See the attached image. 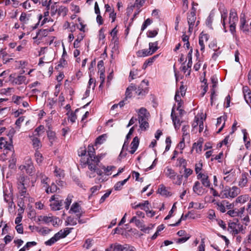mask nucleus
I'll use <instances>...</instances> for the list:
<instances>
[{
    "label": "nucleus",
    "mask_w": 251,
    "mask_h": 251,
    "mask_svg": "<svg viewBox=\"0 0 251 251\" xmlns=\"http://www.w3.org/2000/svg\"><path fill=\"white\" fill-rule=\"evenodd\" d=\"M144 84L146 86H147L148 85V81L143 80L138 88H136V90H133L138 96L143 97L147 93L148 89L147 87L144 88Z\"/></svg>",
    "instance_id": "obj_8"
},
{
    "label": "nucleus",
    "mask_w": 251,
    "mask_h": 251,
    "mask_svg": "<svg viewBox=\"0 0 251 251\" xmlns=\"http://www.w3.org/2000/svg\"><path fill=\"white\" fill-rule=\"evenodd\" d=\"M58 189H59V188L54 183H52L50 186L49 185L45 191L47 194L50 193H53L56 192Z\"/></svg>",
    "instance_id": "obj_24"
},
{
    "label": "nucleus",
    "mask_w": 251,
    "mask_h": 251,
    "mask_svg": "<svg viewBox=\"0 0 251 251\" xmlns=\"http://www.w3.org/2000/svg\"><path fill=\"white\" fill-rule=\"evenodd\" d=\"M100 159L98 157L87 158L86 164V165H88V169L90 171H93V172H92L91 174L89 175V176L90 177L95 176L94 174L95 173V170H96L97 166L98 165Z\"/></svg>",
    "instance_id": "obj_5"
},
{
    "label": "nucleus",
    "mask_w": 251,
    "mask_h": 251,
    "mask_svg": "<svg viewBox=\"0 0 251 251\" xmlns=\"http://www.w3.org/2000/svg\"><path fill=\"white\" fill-rule=\"evenodd\" d=\"M152 23V21L149 18L147 19L143 23L142 26V27H141V30L142 31H143L144 30H145L147 27L150 25Z\"/></svg>",
    "instance_id": "obj_57"
},
{
    "label": "nucleus",
    "mask_w": 251,
    "mask_h": 251,
    "mask_svg": "<svg viewBox=\"0 0 251 251\" xmlns=\"http://www.w3.org/2000/svg\"><path fill=\"white\" fill-rule=\"evenodd\" d=\"M58 12V7L56 5V3H54L53 4H52L51 6L50 7V14L51 16H53L56 14V13Z\"/></svg>",
    "instance_id": "obj_51"
},
{
    "label": "nucleus",
    "mask_w": 251,
    "mask_h": 251,
    "mask_svg": "<svg viewBox=\"0 0 251 251\" xmlns=\"http://www.w3.org/2000/svg\"><path fill=\"white\" fill-rule=\"evenodd\" d=\"M98 72H105V69L104 67V62L102 60H100L98 62Z\"/></svg>",
    "instance_id": "obj_55"
},
{
    "label": "nucleus",
    "mask_w": 251,
    "mask_h": 251,
    "mask_svg": "<svg viewBox=\"0 0 251 251\" xmlns=\"http://www.w3.org/2000/svg\"><path fill=\"white\" fill-rule=\"evenodd\" d=\"M214 204L216 205L217 209L222 213L225 212L226 209H230L233 207L232 204L226 200L217 201Z\"/></svg>",
    "instance_id": "obj_7"
},
{
    "label": "nucleus",
    "mask_w": 251,
    "mask_h": 251,
    "mask_svg": "<svg viewBox=\"0 0 251 251\" xmlns=\"http://www.w3.org/2000/svg\"><path fill=\"white\" fill-rule=\"evenodd\" d=\"M165 176L171 179H175L176 173L172 168L167 167L165 171Z\"/></svg>",
    "instance_id": "obj_19"
},
{
    "label": "nucleus",
    "mask_w": 251,
    "mask_h": 251,
    "mask_svg": "<svg viewBox=\"0 0 251 251\" xmlns=\"http://www.w3.org/2000/svg\"><path fill=\"white\" fill-rule=\"evenodd\" d=\"M69 212L75 214L77 218H80L83 213L80 205L77 202H75L72 204Z\"/></svg>",
    "instance_id": "obj_12"
},
{
    "label": "nucleus",
    "mask_w": 251,
    "mask_h": 251,
    "mask_svg": "<svg viewBox=\"0 0 251 251\" xmlns=\"http://www.w3.org/2000/svg\"><path fill=\"white\" fill-rule=\"evenodd\" d=\"M240 28L244 32H248L249 31V26L246 24V20L244 17L240 18Z\"/></svg>",
    "instance_id": "obj_23"
},
{
    "label": "nucleus",
    "mask_w": 251,
    "mask_h": 251,
    "mask_svg": "<svg viewBox=\"0 0 251 251\" xmlns=\"http://www.w3.org/2000/svg\"><path fill=\"white\" fill-rule=\"evenodd\" d=\"M38 221L45 224H48L52 222V217L45 216H40L38 217Z\"/></svg>",
    "instance_id": "obj_30"
},
{
    "label": "nucleus",
    "mask_w": 251,
    "mask_h": 251,
    "mask_svg": "<svg viewBox=\"0 0 251 251\" xmlns=\"http://www.w3.org/2000/svg\"><path fill=\"white\" fill-rule=\"evenodd\" d=\"M221 15V22L224 28H225L226 20L227 17V10L225 8L220 9Z\"/></svg>",
    "instance_id": "obj_20"
},
{
    "label": "nucleus",
    "mask_w": 251,
    "mask_h": 251,
    "mask_svg": "<svg viewBox=\"0 0 251 251\" xmlns=\"http://www.w3.org/2000/svg\"><path fill=\"white\" fill-rule=\"evenodd\" d=\"M47 135L49 139L50 140L51 143L52 144V142L54 141L55 138V132L51 131H49L47 132Z\"/></svg>",
    "instance_id": "obj_52"
},
{
    "label": "nucleus",
    "mask_w": 251,
    "mask_h": 251,
    "mask_svg": "<svg viewBox=\"0 0 251 251\" xmlns=\"http://www.w3.org/2000/svg\"><path fill=\"white\" fill-rule=\"evenodd\" d=\"M175 99L177 102L176 109H179L181 108V107L182 106L183 102L180 99V95H179V92H176Z\"/></svg>",
    "instance_id": "obj_32"
},
{
    "label": "nucleus",
    "mask_w": 251,
    "mask_h": 251,
    "mask_svg": "<svg viewBox=\"0 0 251 251\" xmlns=\"http://www.w3.org/2000/svg\"><path fill=\"white\" fill-rule=\"evenodd\" d=\"M183 133V138L189 135V126L188 125H184L182 128Z\"/></svg>",
    "instance_id": "obj_53"
},
{
    "label": "nucleus",
    "mask_w": 251,
    "mask_h": 251,
    "mask_svg": "<svg viewBox=\"0 0 251 251\" xmlns=\"http://www.w3.org/2000/svg\"><path fill=\"white\" fill-rule=\"evenodd\" d=\"M111 193V190H108L105 194H104L100 198V203H103L105 199L108 198Z\"/></svg>",
    "instance_id": "obj_60"
},
{
    "label": "nucleus",
    "mask_w": 251,
    "mask_h": 251,
    "mask_svg": "<svg viewBox=\"0 0 251 251\" xmlns=\"http://www.w3.org/2000/svg\"><path fill=\"white\" fill-rule=\"evenodd\" d=\"M191 237V236L189 234H188V235H185V236L179 238L177 239H175V242L178 244H182L186 242Z\"/></svg>",
    "instance_id": "obj_35"
},
{
    "label": "nucleus",
    "mask_w": 251,
    "mask_h": 251,
    "mask_svg": "<svg viewBox=\"0 0 251 251\" xmlns=\"http://www.w3.org/2000/svg\"><path fill=\"white\" fill-rule=\"evenodd\" d=\"M193 190L195 194L199 196H201L206 192L205 189L203 188L200 182L199 181H196L194 183L193 187Z\"/></svg>",
    "instance_id": "obj_11"
},
{
    "label": "nucleus",
    "mask_w": 251,
    "mask_h": 251,
    "mask_svg": "<svg viewBox=\"0 0 251 251\" xmlns=\"http://www.w3.org/2000/svg\"><path fill=\"white\" fill-rule=\"evenodd\" d=\"M54 173L55 176L59 177V178L63 177L64 176V171L60 169V168H58L56 167H55V170L54 171Z\"/></svg>",
    "instance_id": "obj_40"
},
{
    "label": "nucleus",
    "mask_w": 251,
    "mask_h": 251,
    "mask_svg": "<svg viewBox=\"0 0 251 251\" xmlns=\"http://www.w3.org/2000/svg\"><path fill=\"white\" fill-rule=\"evenodd\" d=\"M50 230L48 227H45L41 228V229L39 230V233L42 235H45L49 233Z\"/></svg>",
    "instance_id": "obj_61"
},
{
    "label": "nucleus",
    "mask_w": 251,
    "mask_h": 251,
    "mask_svg": "<svg viewBox=\"0 0 251 251\" xmlns=\"http://www.w3.org/2000/svg\"><path fill=\"white\" fill-rule=\"evenodd\" d=\"M130 177V176H129L127 178L124 179V180L117 182L114 185V189L116 191L120 190L122 189L123 186L128 181Z\"/></svg>",
    "instance_id": "obj_25"
},
{
    "label": "nucleus",
    "mask_w": 251,
    "mask_h": 251,
    "mask_svg": "<svg viewBox=\"0 0 251 251\" xmlns=\"http://www.w3.org/2000/svg\"><path fill=\"white\" fill-rule=\"evenodd\" d=\"M72 228H65L63 230H61L57 233H60L59 236H60V238H63L65 237L68 234H69L72 230Z\"/></svg>",
    "instance_id": "obj_37"
},
{
    "label": "nucleus",
    "mask_w": 251,
    "mask_h": 251,
    "mask_svg": "<svg viewBox=\"0 0 251 251\" xmlns=\"http://www.w3.org/2000/svg\"><path fill=\"white\" fill-rule=\"evenodd\" d=\"M191 214V212H189L187 214H186L185 215H182L181 216V218L179 219V220L176 223L174 224H171V225H170V226H177L180 223L181 221H182V220L183 221L186 220V219L189 217V215Z\"/></svg>",
    "instance_id": "obj_38"
},
{
    "label": "nucleus",
    "mask_w": 251,
    "mask_h": 251,
    "mask_svg": "<svg viewBox=\"0 0 251 251\" xmlns=\"http://www.w3.org/2000/svg\"><path fill=\"white\" fill-rule=\"evenodd\" d=\"M175 106H176V105H175L172 108L171 116L172 119L173 120L174 125L175 126V128L176 129H178L180 128V126L181 125V122H180L181 118L179 117L178 116H176V113L175 112Z\"/></svg>",
    "instance_id": "obj_10"
},
{
    "label": "nucleus",
    "mask_w": 251,
    "mask_h": 251,
    "mask_svg": "<svg viewBox=\"0 0 251 251\" xmlns=\"http://www.w3.org/2000/svg\"><path fill=\"white\" fill-rule=\"evenodd\" d=\"M184 169V176L187 178L189 176L191 175L193 173V170L190 168H186L185 167V168Z\"/></svg>",
    "instance_id": "obj_59"
},
{
    "label": "nucleus",
    "mask_w": 251,
    "mask_h": 251,
    "mask_svg": "<svg viewBox=\"0 0 251 251\" xmlns=\"http://www.w3.org/2000/svg\"><path fill=\"white\" fill-rule=\"evenodd\" d=\"M136 90V86L131 83L130 86H129L126 91L125 95V99L127 100L128 98H130L131 97V92L132 91H133V90Z\"/></svg>",
    "instance_id": "obj_22"
},
{
    "label": "nucleus",
    "mask_w": 251,
    "mask_h": 251,
    "mask_svg": "<svg viewBox=\"0 0 251 251\" xmlns=\"http://www.w3.org/2000/svg\"><path fill=\"white\" fill-rule=\"evenodd\" d=\"M243 91L246 101L248 104L251 103V92L249 88L247 86L244 87Z\"/></svg>",
    "instance_id": "obj_16"
},
{
    "label": "nucleus",
    "mask_w": 251,
    "mask_h": 251,
    "mask_svg": "<svg viewBox=\"0 0 251 251\" xmlns=\"http://www.w3.org/2000/svg\"><path fill=\"white\" fill-rule=\"evenodd\" d=\"M29 179L26 176L21 175L18 179V189L21 196H25L26 192L25 185Z\"/></svg>",
    "instance_id": "obj_4"
},
{
    "label": "nucleus",
    "mask_w": 251,
    "mask_h": 251,
    "mask_svg": "<svg viewBox=\"0 0 251 251\" xmlns=\"http://www.w3.org/2000/svg\"><path fill=\"white\" fill-rule=\"evenodd\" d=\"M248 200V196L247 195H244L239 196L236 199V202L237 203H245Z\"/></svg>",
    "instance_id": "obj_41"
},
{
    "label": "nucleus",
    "mask_w": 251,
    "mask_h": 251,
    "mask_svg": "<svg viewBox=\"0 0 251 251\" xmlns=\"http://www.w3.org/2000/svg\"><path fill=\"white\" fill-rule=\"evenodd\" d=\"M151 50L149 49H144L141 50H139L137 52V56L138 57H145L149 56L152 54L151 53Z\"/></svg>",
    "instance_id": "obj_29"
},
{
    "label": "nucleus",
    "mask_w": 251,
    "mask_h": 251,
    "mask_svg": "<svg viewBox=\"0 0 251 251\" xmlns=\"http://www.w3.org/2000/svg\"><path fill=\"white\" fill-rule=\"evenodd\" d=\"M182 178H183L182 175H176V176L175 177V179H172L173 183L174 184L177 185H180L182 183Z\"/></svg>",
    "instance_id": "obj_39"
},
{
    "label": "nucleus",
    "mask_w": 251,
    "mask_h": 251,
    "mask_svg": "<svg viewBox=\"0 0 251 251\" xmlns=\"http://www.w3.org/2000/svg\"><path fill=\"white\" fill-rule=\"evenodd\" d=\"M30 19V15L27 14L25 12H22L20 18L19 20L22 24V27L24 28L25 25L26 24H28L29 21Z\"/></svg>",
    "instance_id": "obj_14"
},
{
    "label": "nucleus",
    "mask_w": 251,
    "mask_h": 251,
    "mask_svg": "<svg viewBox=\"0 0 251 251\" xmlns=\"http://www.w3.org/2000/svg\"><path fill=\"white\" fill-rule=\"evenodd\" d=\"M106 134H102L100 136H99L96 139V141H95L96 145H97L98 144L100 145V144H102L106 140Z\"/></svg>",
    "instance_id": "obj_42"
},
{
    "label": "nucleus",
    "mask_w": 251,
    "mask_h": 251,
    "mask_svg": "<svg viewBox=\"0 0 251 251\" xmlns=\"http://www.w3.org/2000/svg\"><path fill=\"white\" fill-rule=\"evenodd\" d=\"M25 120V117L24 116H21L16 121L15 125L19 127V128H20L22 123Z\"/></svg>",
    "instance_id": "obj_62"
},
{
    "label": "nucleus",
    "mask_w": 251,
    "mask_h": 251,
    "mask_svg": "<svg viewBox=\"0 0 251 251\" xmlns=\"http://www.w3.org/2000/svg\"><path fill=\"white\" fill-rule=\"evenodd\" d=\"M66 223H67L66 225L75 226L77 224L76 220L71 217L67 218Z\"/></svg>",
    "instance_id": "obj_49"
},
{
    "label": "nucleus",
    "mask_w": 251,
    "mask_h": 251,
    "mask_svg": "<svg viewBox=\"0 0 251 251\" xmlns=\"http://www.w3.org/2000/svg\"><path fill=\"white\" fill-rule=\"evenodd\" d=\"M241 192L239 188L234 186L232 187L226 186L221 192V199L234 198L237 196Z\"/></svg>",
    "instance_id": "obj_1"
},
{
    "label": "nucleus",
    "mask_w": 251,
    "mask_h": 251,
    "mask_svg": "<svg viewBox=\"0 0 251 251\" xmlns=\"http://www.w3.org/2000/svg\"><path fill=\"white\" fill-rule=\"evenodd\" d=\"M149 50H151V53L152 54L154 53L158 49V42H155L153 43H149Z\"/></svg>",
    "instance_id": "obj_36"
},
{
    "label": "nucleus",
    "mask_w": 251,
    "mask_h": 251,
    "mask_svg": "<svg viewBox=\"0 0 251 251\" xmlns=\"http://www.w3.org/2000/svg\"><path fill=\"white\" fill-rule=\"evenodd\" d=\"M136 226L139 228H141V230L145 232H146L148 230H150V227H145V225L141 222L139 220H137L135 222Z\"/></svg>",
    "instance_id": "obj_34"
},
{
    "label": "nucleus",
    "mask_w": 251,
    "mask_h": 251,
    "mask_svg": "<svg viewBox=\"0 0 251 251\" xmlns=\"http://www.w3.org/2000/svg\"><path fill=\"white\" fill-rule=\"evenodd\" d=\"M193 52L192 49H190L189 53L187 54V57L188 58V62L187 63V67L188 68H191L192 65V54Z\"/></svg>",
    "instance_id": "obj_56"
},
{
    "label": "nucleus",
    "mask_w": 251,
    "mask_h": 251,
    "mask_svg": "<svg viewBox=\"0 0 251 251\" xmlns=\"http://www.w3.org/2000/svg\"><path fill=\"white\" fill-rule=\"evenodd\" d=\"M60 234V233H56L52 238H51L49 240L45 242V244L47 246H51L52 244L55 243L56 241H57L58 240H59L60 238V236H59V235Z\"/></svg>",
    "instance_id": "obj_21"
},
{
    "label": "nucleus",
    "mask_w": 251,
    "mask_h": 251,
    "mask_svg": "<svg viewBox=\"0 0 251 251\" xmlns=\"http://www.w3.org/2000/svg\"><path fill=\"white\" fill-rule=\"evenodd\" d=\"M49 178L44 175H41V182L43 185V187L45 188V189L49 186Z\"/></svg>",
    "instance_id": "obj_33"
},
{
    "label": "nucleus",
    "mask_w": 251,
    "mask_h": 251,
    "mask_svg": "<svg viewBox=\"0 0 251 251\" xmlns=\"http://www.w3.org/2000/svg\"><path fill=\"white\" fill-rule=\"evenodd\" d=\"M101 168L104 170L105 175L109 176L111 174L110 171L115 169L116 167L114 166H107V167L103 166Z\"/></svg>",
    "instance_id": "obj_45"
},
{
    "label": "nucleus",
    "mask_w": 251,
    "mask_h": 251,
    "mask_svg": "<svg viewBox=\"0 0 251 251\" xmlns=\"http://www.w3.org/2000/svg\"><path fill=\"white\" fill-rule=\"evenodd\" d=\"M113 247L115 251H124V245L115 244L111 245V248Z\"/></svg>",
    "instance_id": "obj_47"
},
{
    "label": "nucleus",
    "mask_w": 251,
    "mask_h": 251,
    "mask_svg": "<svg viewBox=\"0 0 251 251\" xmlns=\"http://www.w3.org/2000/svg\"><path fill=\"white\" fill-rule=\"evenodd\" d=\"M150 116V114L148 112L147 110L144 107L141 108L138 110V120H148Z\"/></svg>",
    "instance_id": "obj_15"
},
{
    "label": "nucleus",
    "mask_w": 251,
    "mask_h": 251,
    "mask_svg": "<svg viewBox=\"0 0 251 251\" xmlns=\"http://www.w3.org/2000/svg\"><path fill=\"white\" fill-rule=\"evenodd\" d=\"M88 154L89 155L88 158H94L97 157L95 155V149L93 146L89 145L88 147Z\"/></svg>",
    "instance_id": "obj_43"
},
{
    "label": "nucleus",
    "mask_w": 251,
    "mask_h": 251,
    "mask_svg": "<svg viewBox=\"0 0 251 251\" xmlns=\"http://www.w3.org/2000/svg\"><path fill=\"white\" fill-rule=\"evenodd\" d=\"M50 201H54L52 203L50 204L52 209L54 210H59L61 209L63 201L60 199L59 195L52 196L50 198Z\"/></svg>",
    "instance_id": "obj_6"
},
{
    "label": "nucleus",
    "mask_w": 251,
    "mask_h": 251,
    "mask_svg": "<svg viewBox=\"0 0 251 251\" xmlns=\"http://www.w3.org/2000/svg\"><path fill=\"white\" fill-rule=\"evenodd\" d=\"M139 143V138L137 136L135 137L131 143V150L129 151L131 154H133L135 152L138 148Z\"/></svg>",
    "instance_id": "obj_17"
},
{
    "label": "nucleus",
    "mask_w": 251,
    "mask_h": 251,
    "mask_svg": "<svg viewBox=\"0 0 251 251\" xmlns=\"http://www.w3.org/2000/svg\"><path fill=\"white\" fill-rule=\"evenodd\" d=\"M72 202V196H68L67 198L66 199V201H65V207L66 209H68L69 208V206L70 205L71 203Z\"/></svg>",
    "instance_id": "obj_58"
},
{
    "label": "nucleus",
    "mask_w": 251,
    "mask_h": 251,
    "mask_svg": "<svg viewBox=\"0 0 251 251\" xmlns=\"http://www.w3.org/2000/svg\"><path fill=\"white\" fill-rule=\"evenodd\" d=\"M202 164L201 162L199 163H197L195 164V171L197 175H199L200 174H202L201 172V171L202 170Z\"/></svg>",
    "instance_id": "obj_50"
},
{
    "label": "nucleus",
    "mask_w": 251,
    "mask_h": 251,
    "mask_svg": "<svg viewBox=\"0 0 251 251\" xmlns=\"http://www.w3.org/2000/svg\"><path fill=\"white\" fill-rule=\"evenodd\" d=\"M36 161L37 163H40L43 160V157L42 154L39 152H36L35 154Z\"/></svg>",
    "instance_id": "obj_64"
},
{
    "label": "nucleus",
    "mask_w": 251,
    "mask_h": 251,
    "mask_svg": "<svg viewBox=\"0 0 251 251\" xmlns=\"http://www.w3.org/2000/svg\"><path fill=\"white\" fill-rule=\"evenodd\" d=\"M202 142L199 140L197 142L195 143L193 145V149H196L197 152H200L202 150Z\"/></svg>",
    "instance_id": "obj_31"
},
{
    "label": "nucleus",
    "mask_w": 251,
    "mask_h": 251,
    "mask_svg": "<svg viewBox=\"0 0 251 251\" xmlns=\"http://www.w3.org/2000/svg\"><path fill=\"white\" fill-rule=\"evenodd\" d=\"M197 178L200 179L204 187H210L211 183L208 175L206 174H200L197 175Z\"/></svg>",
    "instance_id": "obj_13"
},
{
    "label": "nucleus",
    "mask_w": 251,
    "mask_h": 251,
    "mask_svg": "<svg viewBox=\"0 0 251 251\" xmlns=\"http://www.w3.org/2000/svg\"><path fill=\"white\" fill-rule=\"evenodd\" d=\"M30 138L32 142V145L34 148L38 149L40 147H41V142L38 138L32 136L30 137Z\"/></svg>",
    "instance_id": "obj_27"
},
{
    "label": "nucleus",
    "mask_w": 251,
    "mask_h": 251,
    "mask_svg": "<svg viewBox=\"0 0 251 251\" xmlns=\"http://www.w3.org/2000/svg\"><path fill=\"white\" fill-rule=\"evenodd\" d=\"M202 120H203V119L201 117L199 118V117H195L194 121L192 125L193 128H195V127L199 126V125L200 124V121Z\"/></svg>",
    "instance_id": "obj_54"
},
{
    "label": "nucleus",
    "mask_w": 251,
    "mask_h": 251,
    "mask_svg": "<svg viewBox=\"0 0 251 251\" xmlns=\"http://www.w3.org/2000/svg\"><path fill=\"white\" fill-rule=\"evenodd\" d=\"M148 120H139V123L140 124V127L141 129L146 130L147 127H149V123L147 122Z\"/></svg>",
    "instance_id": "obj_46"
},
{
    "label": "nucleus",
    "mask_w": 251,
    "mask_h": 251,
    "mask_svg": "<svg viewBox=\"0 0 251 251\" xmlns=\"http://www.w3.org/2000/svg\"><path fill=\"white\" fill-rule=\"evenodd\" d=\"M10 80L12 81L13 84L21 85L24 84L26 85L28 82L26 81V78L24 75H18L16 77L12 76V75H10Z\"/></svg>",
    "instance_id": "obj_9"
},
{
    "label": "nucleus",
    "mask_w": 251,
    "mask_h": 251,
    "mask_svg": "<svg viewBox=\"0 0 251 251\" xmlns=\"http://www.w3.org/2000/svg\"><path fill=\"white\" fill-rule=\"evenodd\" d=\"M248 174L246 173H243L241 175V177L238 182V185L241 187H244L246 186L248 182L247 178Z\"/></svg>",
    "instance_id": "obj_18"
},
{
    "label": "nucleus",
    "mask_w": 251,
    "mask_h": 251,
    "mask_svg": "<svg viewBox=\"0 0 251 251\" xmlns=\"http://www.w3.org/2000/svg\"><path fill=\"white\" fill-rule=\"evenodd\" d=\"M196 9L193 7L190 13L187 14V22L189 25L188 31L190 33L192 32L194 26H198L199 23V21L196 23Z\"/></svg>",
    "instance_id": "obj_2"
},
{
    "label": "nucleus",
    "mask_w": 251,
    "mask_h": 251,
    "mask_svg": "<svg viewBox=\"0 0 251 251\" xmlns=\"http://www.w3.org/2000/svg\"><path fill=\"white\" fill-rule=\"evenodd\" d=\"M145 0H136L134 4L130 6V7L128 8V9H130L131 10L135 7H136L137 9H139L141 6H143V4L145 2Z\"/></svg>",
    "instance_id": "obj_28"
},
{
    "label": "nucleus",
    "mask_w": 251,
    "mask_h": 251,
    "mask_svg": "<svg viewBox=\"0 0 251 251\" xmlns=\"http://www.w3.org/2000/svg\"><path fill=\"white\" fill-rule=\"evenodd\" d=\"M158 191L159 193L162 196H168L171 195V193L168 191L166 187L163 185H161L159 187L158 189Z\"/></svg>",
    "instance_id": "obj_26"
},
{
    "label": "nucleus",
    "mask_w": 251,
    "mask_h": 251,
    "mask_svg": "<svg viewBox=\"0 0 251 251\" xmlns=\"http://www.w3.org/2000/svg\"><path fill=\"white\" fill-rule=\"evenodd\" d=\"M124 251H136V249L132 246L128 244H125Z\"/></svg>",
    "instance_id": "obj_63"
},
{
    "label": "nucleus",
    "mask_w": 251,
    "mask_h": 251,
    "mask_svg": "<svg viewBox=\"0 0 251 251\" xmlns=\"http://www.w3.org/2000/svg\"><path fill=\"white\" fill-rule=\"evenodd\" d=\"M238 21V17L235 10L231 9L228 18V24L229 25V30L233 34L235 32L236 23Z\"/></svg>",
    "instance_id": "obj_3"
},
{
    "label": "nucleus",
    "mask_w": 251,
    "mask_h": 251,
    "mask_svg": "<svg viewBox=\"0 0 251 251\" xmlns=\"http://www.w3.org/2000/svg\"><path fill=\"white\" fill-rule=\"evenodd\" d=\"M139 204L141 205L140 208L142 209L145 210L147 214H148V211L149 210V207L148 206V205L149 204V201H145L143 203H139Z\"/></svg>",
    "instance_id": "obj_48"
},
{
    "label": "nucleus",
    "mask_w": 251,
    "mask_h": 251,
    "mask_svg": "<svg viewBox=\"0 0 251 251\" xmlns=\"http://www.w3.org/2000/svg\"><path fill=\"white\" fill-rule=\"evenodd\" d=\"M68 12V9L66 7L64 6H60L58 8V15L59 16L62 15L63 16H65Z\"/></svg>",
    "instance_id": "obj_44"
}]
</instances>
